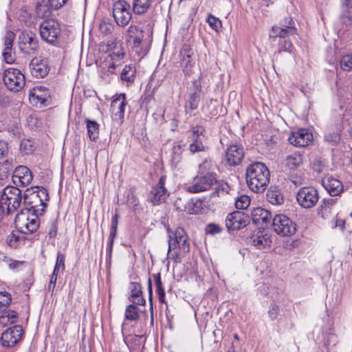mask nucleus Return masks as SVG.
<instances>
[{
    "label": "nucleus",
    "instance_id": "obj_1",
    "mask_svg": "<svg viewBox=\"0 0 352 352\" xmlns=\"http://www.w3.org/2000/svg\"><path fill=\"white\" fill-rule=\"evenodd\" d=\"M46 188L36 186L27 190L24 195V204L29 206L21 210L15 217L14 223L18 230L23 234L34 232L38 228V216L43 215L49 200Z\"/></svg>",
    "mask_w": 352,
    "mask_h": 352
},
{
    "label": "nucleus",
    "instance_id": "obj_2",
    "mask_svg": "<svg viewBox=\"0 0 352 352\" xmlns=\"http://www.w3.org/2000/svg\"><path fill=\"white\" fill-rule=\"evenodd\" d=\"M270 177V170L263 163L254 162L247 168L246 182L252 192L256 193L264 192L269 184Z\"/></svg>",
    "mask_w": 352,
    "mask_h": 352
},
{
    "label": "nucleus",
    "instance_id": "obj_3",
    "mask_svg": "<svg viewBox=\"0 0 352 352\" xmlns=\"http://www.w3.org/2000/svg\"><path fill=\"white\" fill-rule=\"evenodd\" d=\"M168 234V255L177 256L182 253L188 252L190 242L186 231L182 228H177L175 231L167 228Z\"/></svg>",
    "mask_w": 352,
    "mask_h": 352
},
{
    "label": "nucleus",
    "instance_id": "obj_4",
    "mask_svg": "<svg viewBox=\"0 0 352 352\" xmlns=\"http://www.w3.org/2000/svg\"><path fill=\"white\" fill-rule=\"evenodd\" d=\"M274 231L282 236H290L296 232V224L285 214H276L273 218Z\"/></svg>",
    "mask_w": 352,
    "mask_h": 352
},
{
    "label": "nucleus",
    "instance_id": "obj_5",
    "mask_svg": "<svg viewBox=\"0 0 352 352\" xmlns=\"http://www.w3.org/2000/svg\"><path fill=\"white\" fill-rule=\"evenodd\" d=\"M3 80L6 87L13 92L21 91L25 84V76L21 72L12 67L5 70Z\"/></svg>",
    "mask_w": 352,
    "mask_h": 352
},
{
    "label": "nucleus",
    "instance_id": "obj_6",
    "mask_svg": "<svg viewBox=\"0 0 352 352\" xmlns=\"http://www.w3.org/2000/svg\"><path fill=\"white\" fill-rule=\"evenodd\" d=\"M318 190L311 186L302 187L296 193L297 203L305 209L314 208L318 203Z\"/></svg>",
    "mask_w": 352,
    "mask_h": 352
},
{
    "label": "nucleus",
    "instance_id": "obj_7",
    "mask_svg": "<svg viewBox=\"0 0 352 352\" xmlns=\"http://www.w3.org/2000/svg\"><path fill=\"white\" fill-rule=\"evenodd\" d=\"M217 175L215 173H208L196 177L193 182L187 186L186 190L190 193H198L210 189L212 186L217 183Z\"/></svg>",
    "mask_w": 352,
    "mask_h": 352
},
{
    "label": "nucleus",
    "instance_id": "obj_8",
    "mask_svg": "<svg viewBox=\"0 0 352 352\" xmlns=\"http://www.w3.org/2000/svg\"><path fill=\"white\" fill-rule=\"evenodd\" d=\"M113 15L119 26L125 27L132 17L130 4L125 0L117 1L113 5Z\"/></svg>",
    "mask_w": 352,
    "mask_h": 352
},
{
    "label": "nucleus",
    "instance_id": "obj_9",
    "mask_svg": "<svg viewBox=\"0 0 352 352\" xmlns=\"http://www.w3.org/2000/svg\"><path fill=\"white\" fill-rule=\"evenodd\" d=\"M30 102L36 107L47 106L50 102V91L43 86H36L30 90Z\"/></svg>",
    "mask_w": 352,
    "mask_h": 352
},
{
    "label": "nucleus",
    "instance_id": "obj_10",
    "mask_svg": "<svg viewBox=\"0 0 352 352\" xmlns=\"http://www.w3.org/2000/svg\"><path fill=\"white\" fill-rule=\"evenodd\" d=\"M126 105L125 94H116L111 102L112 119L118 124H120L124 120V110Z\"/></svg>",
    "mask_w": 352,
    "mask_h": 352
},
{
    "label": "nucleus",
    "instance_id": "obj_11",
    "mask_svg": "<svg viewBox=\"0 0 352 352\" xmlns=\"http://www.w3.org/2000/svg\"><path fill=\"white\" fill-rule=\"evenodd\" d=\"M39 31L41 38L49 43H53L60 34L58 24L54 20L43 21L39 26Z\"/></svg>",
    "mask_w": 352,
    "mask_h": 352
},
{
    "label": "nucleus",
    "instance_id": "obj_12",
    "mask_svg": "<svg viewBox=\"0 0 352 352\" xmlns=\"http://www.w3.org/2000/svg\"><path fill=\"white\" fill-rule=\"evenodd\" d=\"M22 335L23 328L21 325H15L8 328L1 334V344L5 347H12L20 341Z\"/></svg>",
    "mask_w": 352,
    "mask_h": 352
},
{
    "label": "nucleus",
    "instance_id": "obj_13",
    "mask_svg": "<svg viewBox=\"0 0 352 352\" xmlns=\"http://www.w3.org/2000/svg\"><path fill=\"white\" fill-rule=\"evenodd\" d=\"M180 66L186 76H190L193 72L195 62L194 52L188 45H184L180 51Z\"/></svg>",
    "mask_w": 352,
    "mask_h": 352
},
{
    "label": "nucleus",
    "instance_id": "obj_14",
    "mask_svg": "<svg viewBox=\"0 0 352 352\" xmlns=\"http://www.w3.org/2000/svg\"><path fill=\"white\" fill-rule=\"evenodd\" d=\"M248 223V217L242 211H235L228 214L226 219V226L229 230H239Z\"/></svg>",
    "mask_w": 352,
    "mask_h": 352
},
{
    "label": "nucleus",
    "instance_id": "obj_15",
    "mask_svg": "<svg viewBox=\"0 0 352 352\" xmlns=\"http://www.w3.org/2000/svg\"><path fill=\"white\" fill-rule=\"evenodd\" d=\"M19 46L21 51L30 54L38 48V41L35 34L30 31H23L19 36Z\"/></svg>",
    "mask_w": 352,
    "mask_h": 352
},
{
    "label": "nucleus",
    "instance_id": "obj_16",
    "mask_svg": "<svg viewBox=\"0 0 352 352\" xmlns=\"http://www.w3.org/2000/svg\"><path fill=\"white\" fill-rule=\"evenodd\" d=\"M166 176H161L158 183L150 193V199L153 205H159L166 201L169 194L165 188Z\"/></svg>",
    "mask_w": 352,
    "mask_h": 352
},
{
    "label": "nucleus",
    "instance_id": "obj_17",
    "mask_svg": "<svg viewBox=\"0 0 352 352\" xmlns=\"http://www.w3.org/2000/svg\"><path fill=\"white\" fill-rule=\"evenodd\" d=\"M201 83L199 80H194L192 88L188 95L185 104V111L187 113H191L197 109L200 101Z\"/></svg>",
    "mask_w": 352,
    "mask_h": 352
},
{
    "label": "nucleus",
    "instance_id": "obj_18",
    "mask_svg": "<svg viewBox=\"0 0 352 352\" xmlns=\"http://www.w3.org/2000/svg\"><path fill=\"white\" fill-rule=\"evenodd\" d=\"M31 74L36 78H44L49 72L50 67L46 59L35 57L29 64Z\"/></svg>",
    "mask_w": 352,
    "mask_h": 352
},
{
    "label": "nucleus",
    "instance_id": "obj_19",
    "mask_svg": "<svg viewBox=\"0 0 352 352\" xmlns=\"http://www.w3.org/2000/svg\"><path fill=\"white\" fill-rule=\"evenodd\" d=\"M33 179V175L27 166H19L16 167L12 175V181L16 185L25 186L29 185Z\"/></svg>",
    "mask_w": 352,
    "mask_h": 352
},
{
    "label": "nucleus",
    "instance_id": "obj_20",
    "mask_svg": "<svg viewBox=\"0 0 352 352\" xmlns=\"http://www.w3.org/2000/svg\"><path fill=\"white\" fill-rule=\"evenodd\" d=\"M322 185L331 197L340 195L343 192L342 183L332 176H327L322 179Z\"/></svg>",
    "mask_w": 352,
    "mask_h": 352
},
{
    "label": "nucleus",
    "instance_id": "obj_21",
    "mask_svg": "<svg viewBox=\"0 0 352 352\" xmlns=\"http://www.w3.org/2000/svg\"><path fill=\"white\" fill-rule=\"evenodd\" d=\"M337 200V198L323 199L317 209L318 215L323 219H328L333 217L334 214L333 207Z\"/></svg>",
    "mask_w": 352,
    "mask_h": 352
},
{
    "label": "nucleus",
    "instance_id": "obj_22",
    "mask_svg": "<svg viewBox=\"0 0 352 352\" xmlns=\"http://www.w3.org/2000/svg\"><path fill=\"white\" fill-rule=\"evenodd\" d=\"M243 155V147L234 144L228 148L226 158L230 166H237L241 163Z\"/></svg>",
    "mask_w": 352,
    "mask_h": 352
},
{
    "label": "nucleus",
    "instance_id": "obj_23",
    "mask_svg": "<svg viewBox=\"0 0 352 352\" xmlns=\"http://www.w3.org/2000/svg\"><path fill=\"white\" fill-rule=\"evenodd\" d=\"M314 140L313 133H290L289 142L297 147L308 146Z\"/></svg>",
    "mask_w": 352,
    "mask_h": 352
},
{
    "label": "nucleus",
    "instance_id": "obj_24",
    "mask_svg": "<svg viewBox=\"0 0 352 352\" xmlns=\"http://www.w3.org/2000/svg\"><path fill=\"white\" fill-rule=\"evenodd\" d=\"M129 300L131 303L136 305H144L146 300L142 295V287L136 282L131 283L129 285Z\"/></svg>",
    "mask_w": 352,
    "mask_h": 352
},
{
    "label": "nucleus",
    "instance_id": "obj_25",
    "mask_svg": "<svg viewBox=\"0 0 352 352\" xmlns=\"http://www.w3.org/2000/svg\"><path fill=\"white\" fill-rule=\"evenodd\" d=\"M14 38V34L10 32L6 34L4 38V49L3 51V56L5 61L8 64L14 62V54L12 53V45Z\"/></svg>",
    "mask_w": 352,
    "mask_h": 352
},
{
    "label": "nucleus",
    "instance_id": "obj_26",
    "mask_svg": "<svg viewBox=\"0 0 352 352\" xmlns=\"http://www.w3.org/2000/svg\"><path fill=\"white\" fill-rule=\"evenodd\" d=\"M285 23H287L285 28L278 26L272 27L270 33V37H280L284 38L289 34H292L294 31L293 28V21L291 18L286 19Z\"/></svg>",
    "mask_w": 352,
    "mask_h": 352
},
{
    "label": "nucleus",
    "instance_id": "obj_27",
    "mask_svg": "<svg viewBox=\"0 0 352 352\" xmlns=\"http://www.w3.org/2000/svg\"><path fill=\"white\" fill-rule=\"evenodd\" d=\"M17 19L21 24L24 26L31 27L34 25L31 8L26 5H23L19 10Z\"/></svg>",
    "mask_w": 352,
    "mask_h": 352
},
{
    "label": "nucleus",
    "instance_id": "obj_28",
    "mask_svg": "<svg viewBox=\"0 0 352 352\" xmlns=\"http://www.w3.org/2000/svg\"><path fill=\"white\" fill-rule=\"evenodd\" d=\"M340 19L342 21L348 24L352 20V0H340Z\"/></svg>",
    "mask_w": 352,
    "mask_h": 352
},
{
    "label": "nucleus",
    "instance_id": "obj_29",
    "mask_svg": "<svg viewBox=\"0 0 352 352\" xmlns=\"http://www.w3.org/2000/svg\"><path fill=\"white\" fill-rule=\"evenodd\" d=\"M303 155L300 152H295L287 156L285 165L290 170H295L303 164Z\"/></svg>",
    "mask_w": 352,
    "mask_h": 352
},
{
    "label": "nucleus",
    "instance_id": "obj_30",
    "mask_svg": "<svg viewBox=\"0 0 352 352\" xmlns=\"http://www.w3.org/2000/svg\"><path fill=\"white\" fill-rule=\"evenodd\" d=\"M128 36L133 40L135 46H139L142 41L143 31L137 25H131L127 30Z\"/></svg>",
    "mask_w": 352,
    "mask_h": 352
},
{
    "label": "nucleus",
    "instance_id": "obj_31",
    "mask_svg": "<svg viewBox=\"0 0 352 352\" xmlns=\"http://www.w3.org/2000/svg\"><path fill=\"white\" fill-rule=\"evenodd\" d=\"M267 199L268 201L275 206H280L284 202V197L281 191L276 188H270L267 192Z\"/></svg>",
    "mask_w": 352,
    "mask_h": 352
},
{
    "label": "nucleus",
    "instance_id": "obj_32",
    "mask_svg": "<svg viewBox=\"0 0 352 352\" xmlns=\"http://www.w3.org/2000/svg\"><path fill=\"white\" fill-rule=\"evenodd\" d=\"M153 0H133V11L135 14H143L151 6Z\"/></svg>",
    "mask_w": 352,
    "mask_h": 352
},
{
    "label": "nucleus",
    "instance_id": "obj_33",
    "mask_svg": "<svg viewBox=\"0 0 352 352\" xmlns=\"http://www.w3.org/2000/svg\"><path fill=\"white\" fill-rule=\"evenodd\" d=\"M48 2H50L49 0ZM52 9L56 10L51 6L50 3L48 5L45 1H41L37 3L35 12L37 16L44 18L48 17L50 15Z\"/></svg>",
    "mask_w": 352,
    "mask_h": 352
},
{
    "label": "nucleus",
    "instance_id": "obj_34",
    "mask_svg": "<svg viewBox=\"0 0 352 352\" xmlns=\"http://www.w3.org/2000/svg\"><path fill=\"white\" fill-rule=\"evenodd\" d=\"M136 74V69L133 65H125L123 68L120 78L122 81H125L127 84H131L133 82Z\"/></svg>",
    "mask_w": 352,
    "mask_h": 352
},
{
    "label": "nucleus",
    "instance_id": "obj_35",
    "mask_svg": "<svg viewBox=\"0 0 352 352\" xmlns=\"http://www.w3.org/2000/svg\"><path fill=\"white\" fill-rule=\"evenodd\" d=\"M252 219L255 222L261 221L263 223H267L271 219V214L262 208H256L252 210Z\"/></svg>",
    "mask_w": 352,
    "mask_h": 352
},
{
    "label": "nucleus",
    "instance_id": "obj_36",
    "mask_svg": "<svg viewBox=\"0 0 352 352\" xmlns=\"http://www.w3.org/2000/svg\"><path fill=\"white\" fill-rule=\"evenodd\" d=\"M138 305L135 303H131L126 306L125 312H124V318L126 320L129 321H137L140 318L139 315V308L137 307Z\"/></svg>",
    "mask_w": 352,
    "mask_h": 352
},
{
    "label": "nucleus",
    "instance_id": "obj_37",
    "mask_svg": "<svg viewBox=\"0 0 352 352\" xmlns=\"http://www.w3.org/2000/svg\"><path fill=\"white\" fill-rule=\"evenodd\" d=\"M188 212L191 214L201 213L204 210V204L201 199H192L188 204Z\"/></svg>",
    "mask_w": 352,
    "mask_h": 352
},
{
    "label": "nucleus",
    "instance_id": "obj_38",
    "mask_svg": "<svg viewBox=\"0 0 352 352\" xmlns=\"http://www.w3.org/2000/svg\"><path fill=\"white\" fill-rule=\"evenodd\" d=\"M252 242L258 249H262L270 247L272 240L267 234H261L254 239Z\"/></svg>",
    "mask_w": 352,
    "mask_h": 352
},
{
    "label": "nucleus",
    "instance_id": "obj_39",
    "mask_svg": "<svg viewBox=\"0 0 352 352\" xmlns=\"http://www.w3.org/2000/svg\"><path fill=\"white\" fill-rule=\"evenodd\" d=\"M153 278L155 282L156 292L158 295L159 300L161 302H164V299H165V292L162 287V283L161 281L160 274H153Z\"/></svg>",
    "mask_w": 352,
    "mask_h": 352
},
{
    "label": "nucleus",
    "instance_id": "obj_40",
    "mask_svg": "<svg viewBox=\"0 0 352 352\" xmlns=\"http://www.w3.org/2000/svg\"><path fill=\"white\" fill-rule=\"evenodd\" d=\"M340 65L343 71L349 72L352 70V54L342 56L340 60Z\"/></svg>",
    "mask_w": 352,
    "mask_h": 352
},
{
    "label": "nucleus",
    "instance_id": "obj_41",
    "mask_svg": "<svg viewBox=\"0 0 352 352\" xmlns=\"http://www.w3.org/2000/svg\"><path fill=\"white\" fill-rule=\"evenodd\" d=\"M12 169V162L8 160L0 164V179H3L7 177Z\"/></svg>",
    "mask_w": 352,
    "mask_h": 352
},
{
    "label": "nucleus",
    "instance_id": "obj_42",
    "mask_svg": "<svg viewBox=\"0 0 352 352\" xmlns=\"http://www.w3.org/2000/svg\"><path fill=\"white\" fill-rule=\"evenodd\" d=\"M194 135H196V137H193L194 142L190 144V151L195 153L203 151L204 148V146L201 140L199 134L194 133Z\"/></svg>",
    "mask_w": 352,
    "mask_h": 352
},
{
    "label": "nucleus",
    "instance_id": "obj_43",
    "mask_svg": "<svg viewBox=\"0 0 352 352\" xmlns=\"http://www.w3.org/2000/svg\"><path fill=\"white\" fill-rule=\"evenodd\" d=\"M250 204V199L248 196L241 195L235 201V206L237 209L245 210L248 208Z\"/></svg>",
    "mask_w": 352,
    "mask_h": 352
},
{
    "label": "nucleus",
    "instance_id": "obj_44",
    "mask_svg": "<svg viewBox=\"0 0 352 352\" xmlns=\"http://www.w3.org/2000/svg\"><path fill=\"white\" fill-rule=\"evenodd\" d=\"M11 300L10 294L7 292H0V312L7 309Z\"/></svg>",
    "mask_w": 352,
    "mask_h": 352
},
{
    "label": "nucleus",
    "instance_id": "obj_45",
    "mask_svg": "<svg viewBox=\"0 0 352 352\" xmlns=\"http://www.w3.org/2000/svg\"><path fill=\"white\" fill-rule=\"evenodd\" d=\"M33 148V142L29 139H23L20 142V150L25 155L30 153Z\"/></svg>",
    "mask_w": 352,
    "mask_h": 352
},
{
    "label": "nucleus",
    "instance_id": "obj_46",
    "mask_svg": "<svg viewBox=\"0 0 352 352\" xmlns=\"http://www.w3.org/2000/svg\"><path fill=\"white\" fill-rule=\"evenodd\" d=\"M212 169V163L210 160H204L201 164H199V173L201 175H206L212 173L210 170Z\"/></svg>",
    "mask_w": 352,
    "mask_h": 352
},
{
    "label": "nucleus",
    "instance_id": "obj_47",
    "mask_svg": "<svg viewBox=\"0 0 352 352\" xmlns=\"http://www.w3.org/2000/svg\"><path fill=\"white\" fill-rule=\"evenodd\" d=\"M206 21L210 27L215 31H219V30L221 28L222 24L221 20L212 14H209L208 16Z\"/></svg>",
    "mask_w": 352,
    "mask_h": 352
},
{
    "label": "nucleus",
    "instance_id": "obj_48",
    "mask_svg": "<svg viewBox=\"0 0 352 352\" xmlns=\"http://www.w3.org/2000/svg\"><path fill=\"white\" fill-rule=\"evenodd\" d=\"M113 25L108 21H103L100 24V31L104 34H109L113 30Z\"/></svg>",
    "mask_w": 352,
    "mask_h": 352
},
{
    "label": "nucleus",
    "instance_id": "obj_49",
    "mask_svg": "<svg viewBox=\"0 0 352 352\" xmlns=\"http://www.w3.org/2000/svg\"><path fill=\"white\" fill-rule=\"evenodd\" d=\"M87 132H95L100 129V124L94 121L89 119L85 120Z\"/></svg>",
    "mask_w": 352,
    "mask_h": 352
},
{
    "label": "nucleus",
    "instance_id": "obj_50",
    "mask_svg": "<svg viewBox=\"0 0 352 352\" xmlns=\"http://www.w3.org/2000/svg\"><path fill=\"white\" fill-rule=\"evenodd\" d=\"M55 271H59L60 268L65 269V256L60 252L57 253L56 261L55 264Z\"/></svg>",
    "mask_w": 352,
    "mask_h": 352
},
{
    "label": "nucleus",
    "instance_id": "obj_51",
    "mask_svg": "<svg viewBox=\"0 0 352 352\" xmlns=\"http://www.w3.org/2000/svg\"><path fill=\"white\" fill-rule=\"evenodd\" d=\"M185 146V144L182 142H175L173 147V153L175 155H179Z\"/></svg>",
    "mask_w": 352,
    "mask_h": 352
},
{
    "label": "nucleus",
    "instance_id": "obj_52",
    "mask_svg": "<svg viewBox=\"0 0 352 352\" xmlns=\"http://www.w3.org/2000/svg\"><path fill=\"white\" fill-rule=\"evenodd\" d=\"M278 307L276 305H272L268 311V315L271 320H275L278 315Z\"/></svg>",
    "mask_w": 352,
    "mask_h": 352
},
{
    "label": "nucleus",
    "instance_id": "obj_53",
    "mask_svg": "<svg viewBox=\"0 0 352 352\" xmlns=\"http://www.w3.org/2000/svg\"><path fill=\"white\" fill-rule=\"evenodd\" d=\"M221 228L216 224L210 223L206 227V232L208 234H217V233L221 232Z\"/></svg>",
    "mask_w": 352,
    "mask_h": 352
},
{
    "label": "nucleus",
    "instance_id": "obj_54",
    "mask_svg": "<svg viewBox=\"0 0 352 352\" xmlns=\"http://www.w3.org/2000/svg\"><path fill=\"white\" fill-rule=\"evenodd\" d=\"M340 138V137L339 133H327L324 137V139L329 142H332V144H335L338 142Z\"/></svg>",
    "mask_w": 352,
    "mask_h": 352
},
{
    "label": "nucleus",
    "instance_id": "obj_55",
    "mask_svg": "<svg viewBox=\"0 0 352 352\" xmlns=\"http://www.w3.org/2000/svg\"><path fill=\"white\" fill-rule=\"evenodd\" d=\"M280 50L291 52L292 43L290 41L284 40L282 43H279Z\"/></svg>",
    "mask_w": 352,
    "mask_h": 352
},
{
    "label": "nucleus",
    "instance_id": "obj_56",
    "mask_svg": "<svg viewBox=\"0 0 352 352\" xmlns=\"http://www.w3.org/2000/svg\"><path fill=\"white\" fill-rule=\"evenodd\" d=\"M57 274L52 273L50 276V282L48 284V289L50 291H54L55 286H56V282L57 280Z\"/></svg>",
    "mask_w": 352,
    "mask_h": 352
},
{
    "label": "nucleus",
    "instance_id": "obj_57",
    "mask_svg": "<svg viewBox=\"0 0 352 352\" xmlns=\"http://www.w3.org/2000/svg\"><path fill=\"white\" fill-rule=\"evenodd\" d=\"M51 6L55 9L60 8L67 0H49Z\"/></svg>",
    "mask_w": 352,
    "mask_h": 352
},
{
    "label": "nucleus",
    "instance_id": "obj_58",
    "mask_svg": "<svg viewBox=\"0 0 352 352\" xmlns=\"http://www.w3.org/2000/svg\"><path fill=\"white\" fill-rule=\"evenodd\" d=\"M58 226L56 222H52L51 224L50 230H49V236L50 238H55L57 234Z\"/></svg>",
    "mask_w": 352,
    "mask_h": 352
},
{
    "label": "nucleus",
    "instance_id": "obj_59",
    "mask_svg": "<svg viewBox=\"0 0 352 352\" xmlns=\"http://www.w3.org/2000/svg\"><path fill=\"white\" fill-rule=\"evenodd\" d=\"M8 153V144L6 142L0 141V156H4Z\"/></svg>",
    "mask_w": 352,
    "mask_h": 352
},
{
    "label": "nucleus",
    "instance_id": "obj_60",
    "mask_svg": "<svg viewBox=\"0 0 352 352\" xmlns=\"http://www.w3.org/2000/svg\"><path fill=\"white\" fill-rule=\"evenodd\" d=\"M118 215L116 214L113 216L111 219V230H117L118 228Z\"/></svg>",
    "mask_w": 352,
    "mask_h": 352
},
{
    "label": "nucleus",
    "instance_id": "obj_61",
    "mask_svg": "<svg viewBox=\"0 0 352 352\" xmlns=\"http://www.w3.org/2000/svg\"><path fill=\"white\" fill-rule=\"evenodd\" d=\"M148 284L149 300L151 302V305H152V286H151V280L150 278L148 279Z\"/></svg>",
    "mask_w": 352,
    "mask_h": 352
},
{
    "label": "nucleus",
    "instance_id": "obj_62",
    "mask_svg": "<svg viewBox=\"0 0 352 352\" xmlns=\"http://www.w3.org/2000/svg\"><path fill=\"white\" fill-rule=\"evenodd\" d=\"M113 242H114V239H110V238H109V241H108V249H109V252H110V253H111V251H112Z\"/></svg>",
    "mask_w": 352,
    "mask_h": 352
},
{
    "label": "nucleus",
    "instance_id": "obj_63",
    "mask_svg": "<svg viewBox=\"0 0 352 352\" xmlns=\"http://www.w3.org/2000/svg\"><path fill=\"white\" fill-rule=\"evenodd\" d=\"M88 136L91 140L96 141L98 138V133H88Z\"/></svg>",
    "mask_w": 352,
    "mask_h": 352
},
{
    "label": "nucleus",
    "instance_id": "obj_64",
    "mask_svg": "<svg viewBox=\"0 0 352 352\" xmlns=\"http://www.w3.org/2000/svg\"><path fill=\"white\" fill-rule=\"evenodd\" d=\"M117 234V230H111L109 236L110 239H115Z\"/></svg>",
    "mask_w": 352,
    "mask_h": 352
}]
</instances>
